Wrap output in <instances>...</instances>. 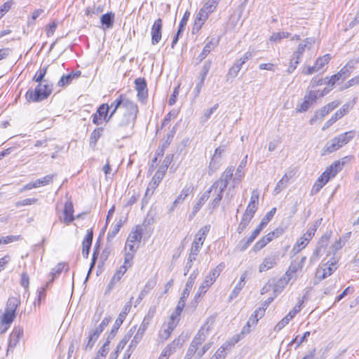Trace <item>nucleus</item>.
Instances as JSON below:
<instances>
[{
	"label": "nucleus",
	"mask_w": 359,
	"mask_h": 359,
	"mask_svg": "<svg viewBox=\"0 0 359 359\" xmlns=\"http://www.w3.org/2000/svg\"><path fill=\"white\" fill-rule=\"evenodd\" d=\"M135 89L137 92V98L144 102L148 97L147 84L144 78H137L135 80Z\"/></svg>",
	"instance_id": "obj_14"
},
{
	"label": "nucleus",
	"mask_w": 359,
	"mask_h": 359,
	"mask_svg": "<svg viewBox=\"0 0 359 359\" xmlns=\"http://www.w3.org/2000/svg\"><path fill=\"white\" fill-rule=\"evenodd\" d=\"M220 166L219 160L211 158L209 167H208V174L210 175H212L215 172H216Z\"/></svg>",
	"instance_id": "obj_56"
},
{
	"label": "nucleus",
	"mask_w": 359,
	"mask_h": 359,
	"mask_svg": "<svg viewBox=\"0 0 359 359\" xmlns=\"http://www.w3.org/2000/svg\"><path fill=\"white\" fill-rule=\"evenodd\" d=\"M15 313L5 310L1 320L11 325L15 318Z\"/></svg>",
	"instance_id": "obj_59"
},
{
	"label": "nucleus",
	"mask_w": 359,
	"mask_h": 359,
	"mask_svg": "<svg viewBox=\"0 0 359 359\" xmlns=\"http://www.w3.org/2000/svg\"><path fill=\"white\" fill-rule=\"evenodd\" d=\"M290 34L289 32H285L273 33L271 36L270 40L272 41L276 42V41L281 40L282 39L288 38L290 36Z\"/></svg>",
	"instance_id": "obj_61"
},
{
	"label": "nucleus",
	"mask_w": 359,
	"mask_h": 359,
	"mask_svg": "<svg viewBox=\"0 0 359 359\" xmlns=\"http://www.w3.org/2000/svg\"><path fill=\"white\" fill-rule=\"evenodd\" d=\"M247 158H248V155H246L244 157V158L241 161V162L240 163V165L237 168L236 172L233 179V185L232 186L233 188H234L236 186H237L239 184V182L241 181L242 178L244 176L243 168L246 165Z\"/></svg>",
	"instance_id": "obj_25"
},
{
	"label": "nucleus",
	"mask_w": 359,
	"mask_h": 359,
	"mask_svg": "<svg viewBox=\"0 0 359 359\" xmlns=\"http://www.w3.org/2000/svg\"><path fill=\"white\" fill-rule=\"evenodd\" d=\"M142 229L140 226L135 228L130 233L127 240L129 242L140 243L142 237Z\"/></svg>",
	"instance_id": "obj_30"
},
{
	"label": "nucleus",
	"mask_w": 359,
	"mask_h": 359,
	"mask_svg": "<svg viewBox=\"0 0 359 359\" xmlns=\"http://www.w3.org/2000/svg\"><path fill=\"white\" fill-rule=\"evenodd\" d=\"M175 132V127H173L172 129L167 134L166 137L163 139L162 143V149L161 151V153L163 152L164 149L167 148L173 140Z\"/></svg>",
	"instance_id": "obj_45"
},
{
	"label": "nucleus",
	"mask_w": 359,
	"mask_h": 359,
	"mask_svg": "<svg viewBox=\"0 0 359 359\" xmlns=\"http://www.w3.org/2000/svg\"><path fill=\"white\" fill-rule=\"evenodd\" d=\"M189 17V13L188 11H186L180 21L178 30L172 39V44H171L172 48H174L175 44L177 43V41L179 40L180 36L183 33L184 27L187 24Z\"/></svg>",
	"instance_id": "obj_22"
},
{
	"label": "nucleus",
	"mask_w": 359,
	"mask_h": 359,
	"mask_svg": "<svg viewBox=\"0 0 359 359\" xmlns=\"http://www.w3.org/2000/svg\"><path fill=\"white\" fill-rule=\"evenodd\" d=\"M310 336V332L307 331L306 332H304V334H303V336L302 337H299V336H297L293 340L291 341V342L289 344V345H292L293 344H296L297 346H296V348L299 347L300 346V344H302L306 339L308 337Z\"/></svg>",
	"instance_id": "obj_58"
},
{
	"label": "nucleus",
	"mask_w": 359,
	"mask_h": 359,
	"mask_svg": "<svg viewBox=\"0 0 359 359\" xmlns=\"http://www.w3.org/2000/svg\"><path fill=\"white\" fill-rule=\"evenodd\" d=\"M139 108L135 102L125 103V109L116 121L115 132L121 138L130 137L134 133Z\"/></svg>",
	"instance_id": "obj_1"
},
{
	"label": "nucleus",
	"mask_w": 359,
	"mask_h": 359,
	"mask_svg": "<svg viewBox=\"0 0 359 359\" xmlns=\"http://www.w3.org/2000/svg\"><path fill=\"white\" fill-rule=\"evenodd\" d=\"M114 13L112 12L107 13L100 18V22L106 28H111L114 22Z\"/></svg>",
	"instance_id": "obj_33"
},
{
	"label": "nucleus",
	"mask_w": 359,
	"mask_h": 359,
	"mask_svg": "<svg viewBox=\"0 0 359 359\" xmlns=\"http://www.w3.org/2000/svg\"><path fill=\"white\" fill-rule=\"evenodd\" d=\"M210 225H205L198 231V232L196 234L194 241L192 243L191 250L199 252L200 248L203 245L206 235L210 231Z\"/></svg>",
	"instance_id": "obj_11"
},
{
	"label": "nucleus",
	"mask_w": 359,
	"mask_h": 359,
	"mask_svg": "<svg viewBox=\"0 0 359 359\" xmlns=\"http://www.w3.org/2000/svg\"><path fill=\"white\" fill-rule=\"evenodd\" d=\"M54 177L55 175H48L41 179L36 180L35 182H34V184H36V188L46 186L52 183Z\"/></svg>",
	"instance_id": "obj_43"
},
{
	"label": "nucleus",
	"mask_w": 359,
	"mask_h": 359,
	"mask_svg": "<svg viewBox=\"0 0 359 359\" xmlns=\"http://www.w3.org/2000/svg\"><path fill=\"white\" fill-rule=\"evenodd\" d=\"M219 1V0H208L201 8L210 15L216 9Z\"/></svg>",
	"instance_id": "obj_46"
},
{
	"label": "nucleus",
	"mask_w": 359,
	"mask_h": 359,
	"mask_svg": "<svg viewBox=\"0 0 359 359\" xmlns=\"http://www.w3.org/2000/svg\"><path fill=\"white\" fill-rule=\"evenodd\" d=\"M198 274V269H196L190 275V276L186 283L185 288L184 289V290L182 292V298H187L189 297L190 291L194 285V281H195Z\"/></svg>",
	"instance_id": "obj_28"
},
{
	"label": "nucleus",
	"mask_w": 359,
	"mask_h": 359,
	"mask_svg": "<svg viewBox=\"0 0 359 359\" xmlns=\"http://www.w3.org/2000/svg\"><path fill=\"white\" fill-rule=\"evenodd\" d=\"M339 149L340 147L337 144L336 140L334 138H332L331 140L328 141L326 143L325 146L323 149L322 155L331 154L334 151H337Z\"/></svg>",
	"instance_id": "obj_32"
},
{
	"label": "nucleus",
	"mask_w": 359,
	"mask_h": 359,
	"mask_svg": "<svg viewBox=\"0 0 359 359\" xmlns=\"http://www.w3.org/2000/svg\"><path fill=\"white\" fill-rule=\"evenodd\" d=\"M66 266V264L64 263V262H60L57 264V266L52 269L51 272L50 273V275L51 276L52 278L51 280H50L49 283H47L46 284V287L50 283H52L54 279L57 276H59L62 270L65 269Z\"/></svg>",
	"instance_id": "obj_40"
},
{
	"label": "nucleus",
	"mask_w": 359,
	"mask_h": 359,
	"mask_svg": "<svg viewBox=\"0 0 359 359\" xmlns=\"http://www.w3.org/2000/svg\"><path fill=\"white\" fill-rule=\"evenodd\" d=\"M47 69H48V67H44L40 68L39 69V71L36 73V74L34 75L33 80L35 82L39 83V84L42 83V82H43L45 83H48L46 79H44V77L47 72Z\"/></svg>",
	"instance_id": "obj_42"
},
{
	"label": "nucleus",
	"mask_w": 359,
	"mask_h": 359,
	"mask_svg": "<svg viewBox=\"0 0 359 359\" xmlns=\"http://www.w3.org/2000/svg\"><path fill=\"white\" fill-rule=\"evenodd\" d=\"M217 46V43L213 42L212 41H209L204 46L203 51L199 54L198 59L200 62L204 60L207 55L212 50Z\"/></svg>",
	"instance_id": "obj_36"
},
{
	"label": "nucleus",
	"mask_w": 359,
	"mask_h": 359,
	"mask_svg": "<svg viewBox=\"0 0 359 359\" xmlns=\"http://www.w3.org/2000/svg\"><path fill=\"white\" fill-rule=\"evenodd\" d=\"M167 168V164L165 166L161 167L153 176L151 180L149 183L144 197L142 199V205L148 203L147 197H150L154 194L155 189L163 180Z\"/></svg>",
	"instance_id": "obj_5"
},
{
	"label": "nucleus",
	"mask_w": 359,
	"mask_h": 359,
	"mask_svg": "<svg viewBox=\"0 0 359 359\" xmlns=\"http://www.w3.org/2000/svg\"><path fill=\"white\" fill-rule=\"evenodd\" d=\"M289 283V278L281 277L273 285L275 295L280 294Z\"/></svg>",
	"instance_id": "obj_34"
},
{
	"label": "nucleus",
	"mask_w": 359,
	"mask_h": 359,
	"mask_svg": "<svg viewBox=\"0 0 359 359\" xmlns=\"http://www.w3.org/2000/svg\"><path fill=\"white\" fill-rule=\"evenodd\" d=\"M93 238L92 229H88L86 235L82 242V255L85 258H88L91 248Z\"/></svg>",
	"instance_id": "obj_18"
},
{
	"label": "nucleus",
	"mask_w": 359,
	"mask_h": 359,
	"mask_svg": "<svg viewBox=\"0 0 359 359\" xmlns=\"http://www.w3.org/2000/svg\"><path fill=\"white\" fill-rule=\"evenodd\" d=\"M328 182V181H325V178L323 177L321 175L317 179L316 182L314 183L312 189H311V194H316L323 187V186Z\"/></svg>",
	"instance_id": "obj_47"
},
{
	"label": "nucleus",
	"mask_w": 359,
	"mask_h": 359,
	"mask_svg": "<svg viewBox=\"0 0 359 359\" xmlns=\"http://www.w3.org/2000/svg\"><path fill=\"white\" fill-rule=\"evenodd\" d=\"M187 299V298H182V295L181 296V297L178 302V304L177 305V307L172 314H174L177 317H178L181 314V313L185 306V301Z\"/></svg>",
	"instance_id": "obj_62"
},
{
	"label": "nucleus",
	"mask_w": 359,
	"mask_h": 359,
	"mask_svg": "<svg viewBox=\"0 0 359 359\" xmlns=\"http://www.w3.org/2000/svg\"><path fill=\"white\" fill-rule=\"evenodd\" d=\"M156 280L155 278H150L146 283L144 288L140 292L139 297L136 300V304H139L142 299L156 286Z\"/></svg>",
	"instance_id": "obj_27"
},
{
	"label": "nucleus",
	"mask_w": 359,
	"mask_h": 359,
	"mask_svg": "<svg viewBox=\"0 0 359 359\" xmlns=\"http://www.w3.org/2000/svg\"><path fill=\"white\" fill-rule=\"evenodd\" d=\"M278 257L275 255H271L264 258L262 263L259 265V272L266 271L272 269L277 263Z\"/></svg>",
	"instance_id": "obj_21"
},
{
	"label": "nucleus",
	"mask_w": 359,
	"mask_h": 359,
	"mask_svg": "<svg viewBox=\"0 0 359 359\" xmlns=\"http://www.w3.org/2000/svg\"><path fill=\"white\" fill-rule=\"evenodd\" d=\"M309 243L308 238L302 236L299 239L297 240V243L293 247L292 251L294 253L299 252L302 249H304Z\"/></svg>",
	"instance_id": "obj_41"
},
{
	"label": "nucleus",
	"mask_w": 359,
	"mask_h": 359,
	"mask_svg": "<svg viewBox=\"0 0 359 359\" xmlns=\"http://www.w3.org/2000/svg\"><path fill=\"white\" fill-rule=\"evenodd\" d=\"M53 90V84L39 83L34 90L29 89L25 95L26 100L28 102H41L47 99Z\"/></svg>",
	"instance_id": "obj_2"
},
{
	"label": "nucleus",
	"mask_w": 359,
	"mask_h": 359,
	"mask_svg": "<svg viewBox=\"0 0 359 359\" xmlns=\"http://www.w3.org/2000/svg\"><path fill=\"white\" fill-rule=\"evenodd\" d=\"M318 99V91L310 90L304 97V102L298 106L297 111L298 112L306 111L310 107L313 105Z\"/></svg>",
	"instance_id": "obj_12"
},
{
	"label": "nucleus",
	"mask_w": 359,
	"mask_h": 359,
	"mask_svg": "<svg viewBox=\"0 0 359 359\" xmlns=\"http://www.w3.org/2000/svg\"><path fill=\"white\" fill-rule=\"evenodd\" d=\"M330 60V56L329 54H326L323 55V57H318L316 61L315 62L314 65L318 68V70L319 71L325 65H327Z\"/></svg>",
	"instance_id": "obj_51"
},
{
	"label": "nucleus",
	"mask_w": 359,
	"mask_h": 359,
	"mask_svg": "<svg viewBox=\"0 0 359 359\" xmlns=\"http://www.w3.org/2000/svg\"><path fill=\"white\" fill-rule=\"evenodd\" d=\"M99 336L97 335L95 333H94L93 332H91L88 337V340L87 341H85L83 344V348L86 350V351H88V350H91L92 348L93 347L95 343L96 342V341L97 340Z\"/></svg>",
	"instance_id": "obj_38"
},
{
	"label": "nucleus",
	"mask_w": 359,
	"mask_h": 359,
	"mask_svg": "<svg viewBox=\"0 0 359 359\" xmlns=\"http://www.w3.org/2000/svg\"><path fill=\"white\" fill-rule=\"evenodd\" d=\"M123 222L119 219L113 227V229L109 231L107 233V240L112 239L119 231L121 227L123 226Z\"/></svg>",
	"instance_id": "obj_53"
},
{
	"label": "nucleus",
	"mask_w": 359,
	"mask_h": 359,
	"mask_svg": "<svg viewBox=\"0 0 359 359\" xmlns=\"http://www.w3.org/2000/svg\"><path fill=\"white\" fill-rule=\"evenodd\" d=\"M193 189L191 186H185L181 191L180 194L177 196L176 199L181 203L185 200V198L190 194Z\"/></svg>",
	"instance_id": "obj_52"
},
{
	"label": "nucleus",
	"mask_w": 359,
	"mask_h": 359,
	"mask_svg": "<svg viewBox=\"0 0 359 359\" xmlns=\"http://www.w3.org/2000/svg\"><path fill=\"white\" fill-rule=\"evenodd\" d=\"M110 321V318L105 317L99 326L96 327L93 332L95 333L97 335L100 336V334L103 332L104 329L107 326Z\"/></svg>",
	"instance_id": "obj_57"
},
{
	"label": "nucleus",
	"mask_w": 359,
	"mask_h": 359,
	"mask_svg": "<svg viewBox=\"0 0 359 359\" xmlns=\"http://www.w3.org/2000/svg\"><path fill=\"white\" fill-rule=\"evenodd\" d=\"M337 269V260L332 258L316 271V278L322 280L332 275Z\"/></svg>",
	"instance_id": "obj_8"
},
{
	"label": "nucleus",
	"mask_w": 359,
	"mask_h": 359,
	"mask_svg": "<svg viewBox=\"0 0 359 359\" xmlns=\"http://www.w3.org/2000/svg\"><path fill=\"white\" fill-rule=\"evenodd\" d=\"M224 269V264L223 263H220L215 268L210 270L200 285L195 297L203 295L208 291L209 287L215 282L216 279L219 276L220 273Z\"/></svg>",
	"instance_id": "obj_3"
},
{
	"label": "nucleus",
	"mask_w": 359,
	"mask_h": 359,
	"mask_svg": "<svg viewBox=\"0 0 359 359\" xmlns=\"http://www.w3.org/2000/svg\"><path fill=\"white\" fill-rule=\"evenodd\" d=\"M102 8L99 6H89L86 9L85 13L88 16H92L93 14L98 15L102 12Z\"/></svg>",
	"instance_id": "obj_60"
},
{
	"label": "nucleus",
	"mask_w": 359,
	"mask_h": 359,
	"mask_svg": "<svg viewBox=\"0 0 359 359\" xmlns=\"http://www.w3.org/2000/svg\"><path fill=\"white\" fill-rule=\"evenodd\" d=\"M109 106L107 104H102L97 108L96 113L99 117L104 118L109 113Z\"/></svg>",
	"instance_id": "obj_63"
},
{
	"label": "nucleus",
	"mask_w": 359,
	"mask_h": 359,
	"mask_svg": "<svg viewBox=\"0 0 359 359\" xmlns=\"http://www.w3.org/2000/svg\"><path fill=\"white\" fill-rule=\"evenodd\" d=\"M340 104V102L335 100L329 102L324 107H321L315 111L313 116L310 120V123L312 125L315 123L317 119H323L330 112L336 109Z\"/></svg>",
	"instance_id": "obj_9"
},
{
	"label": "nucleus",
	"mask_w": 359,
	"mask_h": 359,
	"mask_svg": "<svg viewBox=\"0 0 359 359\" xmlns=\"http://www.w3.org/2000/svg\"><path fill=\"white\" fill-rule=\"evenodd\" d=\"M74 208L73 203L72 201H67L65 204L64 208V215L65 217L63 218V222L66 224H69L74 219V217L73 215Z\"/></svg>",
	"instance_id": "obj_26"
},
{
	"label": "nucleus",
	"mask_w": 359,
	"mask_h": 359,
	"mask_svg": "<svg viewBox=\"0 0 359 359\" xmlns=\"http://www.w3.org/2000/svg\"><path fill=\"white\" fill-rule=\"evenodd\" d=\"M210 198V191H205L201 196L198 198L196 203L194 205L195 207V211H199L201 207Z\"/></svg>",
	"instance_id": "obj_50"
},
{
	"label": "nucleus",
	"mask_w": 359,
	"mask_h": 359,
	"mask_svg": "<svg viewBox=\"0 0 359 359\" xmlns=\"http://www.w3.org/2000/svg\"><path fill=\"white\" fill-rule=\"evenodd\" d=\"M209 14L206 13L202 8L200 9L198 13L196 14L195 18L194 24L193 27V32H198L200 30L203 25L205 23L206 20L208 18Z\"/></svg>",
	"instance_id": "obj_19"
},
{
	"label": "nucleus",
	"mask_w": 359,
	"mask_h": 359,
	"mask_svg": "<svg viewBox=\"0 0 359 359\" xmlns=\"http://www.w3.org/2000/svg\"><path fill=\"white\" fill-rule=\"evenodd\" d=\"M247 276H248L247 271H245L241 274L238 283L236 284V285L232 290L231 294L229 295V301H231L232 299H233L238 297V295L241 292V290L243 288V287L245 285V279L247 278Z\"/></svg>",
	"instance_id": "obj_23"
},
{
	"label": "nucleus",
	"mask_w": 359,
	"mask_h": 359,
	"mask_svg": "<svg viewBox=\"0 0 359 359\" xmlns=\"http://www.w3.org/2000/svg\"><path fill=\"white\" fill-rule=\"evenodd\" d=\"M349 158H351L350 156H345L341 160L334 161L326 168L321 176L325 178V181H329L331 178L334 177L337 173L342 170L343 166L346 163V160Z\"/></svg>",
	"instance_id": "obj_6"
},
{
	"label": "nucleus",
	"mask_w": 359,
	"mask_h": 359,
	"mask_svg": "<svg viewBox=\"0 0 359 359\" xmlns=\"http://www.w3.org/2000/svg\"><path fill=\"white\" fill-rule=\"evenodd\" d=\"M269 243H270L269 238L264 236L255 244L253 250L257 252L264 248Z\"/></svg>",
	"instance_id": "obj_54"
},
{
	"label": "nucleus",
	"mask_w": 359,
	"mask_h": 359,
	"mask_svg": "<svg viewBox=\"0 0 359 359\" xmlns=\"http://www.w3.org/2000/svg\"><path fill=\"white\" fill-rule=\"evenodd\" d=\"M125 95L121 94L118 97L111 103L109 109H112L111 114H115L118 109L121 110V112L125 109V103L132 102Z\"/></svg>",
	"instance_id": "obj_16"
},
{
	"label": "nucleus",
	"mask_w": 359,
	"mask_h": 359,
	"mask_svg": "<svg viewBox=\"0 0 359 359\" xmlns=\"http://www.w3.org/2000/svg\"><path fill=\"white\" fill-rule=\"evenodd\" d=\"M230 345L231 344L229 342L224 343L222 346H220V348L217 349L213 356L217 359H224L226 354V351L228 349Z\"/></svg>",
	"instance_id": "obj_48"
},
{
	"label": "nucleus",
	"mask_w": 359,
	"mask_h": 359,
	"mask_svg": "<svg viewBox=\"0 0 359 359\" xmlns=\"http://www.w3.org/2000/svg\"><path fill=\"white\" fill-rule=\"evenodd\" d=\"M163 20L161 18L156 20L151 29V44H158L162 37Z\"/></svg>",
	"instance_id": "obj_13"
},
{
	"label": "nucleus",
	"mask_w": 359,
	"mask_h": 359,
	"mask_svg": "<svg viewBox=\"0 0 359 359\" xmlns=\"http://www.w3.org/2000/svg\"><path fill=\"white\" fill-rule=\"evenodd\" d=\"M353 104H351L350 103L344 104L339 110H337L334 115L340 119L344 115L348 113L349 110L353 107Z\"/></svg>",
	"instance_id": "obj_49"
},
{
	"label": "nucleus",
	"mask_w": 359,
	"mask_h": 359,
	"mask_svg": "<svg viewBox=\"0 0 359 359\" xmlns=\"http://www.w3.org/2000/svg\"><path fill=\"white\" fill-rule=\"evenodd\" d=\"M214 323V319L210 318L207 320L205 325L198 331L197 334L193 339L189 349L192 350L195 353H197V350L203 342L205 341L209 331L211 329V326Z\"/></svg>",
	"instance_id": "obj_4"
},
{
	"label": "nucleus",
	"mask_w": 359,
	"mask_h": 359,
	"mask_svg": "<svg viewBox=\"0 0 359 359\" xmlns=\"http://www.w3.org/2000/svg\"><path fill=\"white\" fill-rule=\"evenodd\" d=\"M226 188L222 187L221 185L214 182L208 190L206 191H210V194H212V200L210 203V208L212 210L215 209L219 205L220 201L222 199L223 194Z\"/></svg>",
	"instance_id": "obj_7"
},
{
	"label": "nucleus",
	"mask_w": 359,
	"mask_h": 359,
	"mask_svg": "<svg viewBox=\"0 0 359 359\" xmlns=\"http://www.w3.org/2000/svg\"><path fill=\"white\" fill-rule=\"evenodd\" d=\"M133 299V297H131L130 302H128V303H126L121 312L119 313L118 318H116L114 325H113V327L111 330V336L110 337H114L118 330L119 329L120 326L122 325V323H123L126 316L128 315V313L130 312V309H131V305H132V301Z\"/></svg>",
	"instance_id": "obj_10"
},
{
	"label": "nucleus",
	"mask_w": 359,
	"mask_h": 359,
	"mask_svg": "<svg viewBox=\"0 0 359 359\" xmlns=\"http://www.w3.org/2000/svg\"><path fill=\"white\" fill-rule=\"evenodd\" d=\"M315 40L312 38H307L302 43H299L296 52L294 53V57L300 59L306 49L310 50Z\"/></svg>",
	"instance_id": "obj_20"
},
{
	"label": "nucleus",
	"mask_w": 359,
	"mask_h": 359,
	"mask_svg": "<svg viewBox=\"0 0 359 359\" xmlns=\"http://www.w3.org/2000/svg\"><path fill=\"white\" fill-rule=\"evenodd\" d=\"M128 269V266L126 265H122L120 266L119 269L116 271V272L113 276L109 285H114L117 282H118L121 277L125 274Z\"/></svg>",
	"instance_id": "obj_39"
},
{
	"label": "nucleus",
	"mask_w": 359,
	"mask_h": 359,
	"mask_svg": "<svg viewBox=\"0 0 359 359\" xmlns=\"http://www.w3.org/2000/svg\"><path fill=\"white\" fill-rule=\"evenodd\" d=\"M104 129L103 128H95L90 134V140H89V144L92 148H94L100 139V137L102 135Z\"/></svg>",
	"instance_id": "obj_35"
},
{
	"label": "nucleus",
	"mask_w": 359,
	"mask_h": 359,
	"mask_svg": "<svg viewBox=\"0 0 359 359\" xmlns=\"http://www.w3.org/2000/svg\"><path fill=\"white\" fill-rule=\"evenodd\" d=\"M285 230L282 227H278L273 231L269 232L266 236L269 238V241H272L273 239L280 237L283 234Z\"/></svg>",
	"instance_id": "obj_55"
},
{
	"label": "nucleus",
	"mask_w": 359,
	"mask_h": 359,
	"mask_svg": "<svg viewBox=\"0 0 359 359\" xmlns=\"http://www.w3.org/2000/svg\"><path fill=\"white\" fill-rule=\"evenodd\" d=\"M355 130H350L345 132L342 134H340L338 136L334 137V138L336 140L337 144L339 147H342L344 145L348 144L351 140H352L355 136Z\"/></svg>",
	"instance_id": "obj_24"
},
{
	"label": "nucleus",
	"mask_w": 359,
	"mask_h": 359,
	"mask_svg": "<svg viewBox=\"0 0 359 359\" xmlns=\"http://www.w3.org/2000/svg\"><path fill=\"white\" fill-rule=\"evenodd\" d=\"M276 212V208H273L270 211H269L266 215L262 219L259 224L258 225L262 229L268 224V223L271 220L273 217L274 216Z\"/></svg>",
	"instance_id": "obj_44"
},
{
	"label": "nucleus",
	"mask_w": 359,
	"mask_h": 359,
	"mask_svg": "<svg viewBox=\"0 0 359 359\" xmlns=\"http://www.w3.org/2000/svg\"><path fill=\"white\" fill-rule=\"evenodd\" d=\"M156 313V308L155 307H151L147 313V314L144 316L143 318V320L140 325V329L141 330H144V332L148 328L151 320H152L153 317L154 316V314Z\"/></svg>",
	"instance_id": "obj_31"
},
{
	"label": "nucleus",
	"mask_w": 359,
	"mask_h": 359,
	"mask_svg": "<svg viewBox=\"0 0 359 359\" xmlns=\"http://www.w3.org/2000/svg\"><path fill=\"white\" fill-rule=\"evenodd\" d=\"M81 74V71L72 72L68 74L63 75L57 82V86L64 88L69 85L73 80L77 79Z\"/></svg>",
	"instance_id": "obj_17"
},
{
	"label": "nucleus",
	"mask_w": 359,
	"mask_h": 359,
	"mask_svg": "<svg viewBox=\"0 0 359 359\" xmlns=\"http://www.w3.org/2000/svg\"><path fill=\"white\" fill-rule=\"evenodd\" d=\"M20 304V300L18 297H11L8 299L5 310L15 313L16 309Z\"/></svg>",
	"instance_id": "obj_37"
},
{
	"label": "nucleus",
	"mask_w": 359,
	"mask_h": 359,
	"mask_svg": "<svg viewBox=\"0 0 359 359\" xmlns=\"http://www.w3.org/2000/svg\"><path fill=\"white\" fill-rule=\"evenodd\" d=\"M234 167L229 166L215 182L226 189L231 180L233 179Z\"/></svg>",
	"instance_id": "obj_15"
},
{
	"label": "nucleus",
	"mask_w": 359,
	"mask_h": 359,
	"mask_svg": "<svg viewBox=\"0 0 359 359\" xmlns=\"http://www.w3.org/2000/svg\"><path fill=\"white\" fill-rule=\"evenodd\" d=\"M292 177V172H290L289 173H285L283 177L279 180L277 183L274 190L273 194L275 195L278 194L283 189H284L290 180V179Z\"/></svg>",
	"instance_id": "obj_29"
},
{
	"label": "nucleus",
	"mask_w": 359,
	"mask_h": 359,
	"mask_svg": "<svg viewBox=\"0 0 359 359\" xmlns=\"http://www.w3.org/2000/svg\"><path fill=\"white\" fill-rule=\"evenodd\" d=\"M303 301H299L297 305L291 310L287 316L290 319V320L296 316L297 313L301 311Z\"/></svg>",
	"instance_id": "obj_64"
}]
</instances>
